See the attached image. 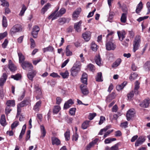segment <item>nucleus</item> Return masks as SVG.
Segmentation results:
<instances>
[{
    "instance_id": "19",
    "label": "nucleus",
    "mask_w": 150,
    "mask_h": 150,
    "mask_svg": "<svg viewBox=\"0 0 150 150\" xmlns=\"http://www.w3.org/2000/svg\"><path fill=\"white\" fill-rule=\"evenodd\" d=\"M57 10L55 11L54 12L51 14L48 17V18L49 19H52V20H53L56 19L57 17L59 16V15H58L57 13Z\"/></svg>"
},
{
    "instance_id": "45",
    "label": "nucleus",
    "mask_w": 150,
    "mask_h": 150,
    "mask_svg": "<svg viewBox=\"0 0 150 150\" xmlns=\"http://www.w3.org/2000/svg\"><path fill=\"white\" fill-rule=\"evenodd\" d=\"M91 48L93 51H97L98 49V46L94 42H92L91 44Z\"/></svg>"
},
{
    "instance_id": "62",
    "label": "nucleus",
    "mask_w": 150,
    "mask_h": 150,
    "mask_svg": "<svg viewBox=\"0 0 150 150\" xmlns=\"http://www.w3.org/2000/svg\"><path fill=\"white\" fill-rule=\"evenodd\" d=\"M7 34V33L6 32H5L3 33L0 34V40L6 37Z\"/></svg>"
},
{
    "instance_id": "47",
    "label": "nucleus",
    "mask_w": 150,
    "mask_h": 150,
    "mask_svg": "<svg viewBox=\"0 0 150 150\" xmlns=\"http://www.w3.org/2000/svg\"><path fill=\"white\" fill-rule=\"evenodd\" d=\"M127 15L125 13H123L121 18V21L122 22L125 23L126 21Z\"/></svg>"
},
{
    "instance_id": "10",
    "label": "nucleus",
    "mask_w": 150,
    "mask_h": 150,
    "mask_svg": "<svg viewBox=\"0 0 150 150\" xmlns=\"http://www.w3.org/2000/svg\"><path fill=\"white\" fill-rule=\"evenodd\" d=\"M145 141L144 137L143 136L140 137L136 141L135 145L136 146H138L139 145L142 144Z\"/></svg>"
},
{
    "instance_id": "29",
    "label": "nucleus",
    "mask_w": 150,
    "mask_h": 150,
    "mask_svg": "<svg viewBox=\"0 0 150 150\" xmlns=\"http://www.w3.org/2000/svg\"><path fill=\"white\" fill-rule=\"evenodd\" d=\"M143 8V5L142 2H140L139 4L137 5L136 10V12L137 13H138L140 12Z\"/></svg>"
},
{
    "instance_id": "33",
    "label": "nucleus",
    "mask_w": 150,
    "mask_h": 150,
    "mask_svg": "<svg viewBox=\"0 0 150 150\" xmlns=\"http://www.w3.org/2000/svg\"><path fill=\"white\" fill-rule=\"evenodd\" d=\"M40 128L42 133V135L40 137L43 138L45 136L46 133V132L44 126L43 125H41Z\"/></svg>"
},
{
    "instance_id": "9",
    "label": "nucleus",
    "mask_w": 150,
    "mask_h": 150,
    "mask_svg": "<svg viewBox=\"0 0 150 150\" xmlns=\"http://www.w3.org/2000/svg\"><path fill=\"white\" fill-rule=\"evenodd\" d=\"M116 96V95L114 92H112L109 95L106 97V101L107 103L110 102L111 100L114 99Z\"/></svg>"
},
{
    "instance_id": "28",
    "label": "nucleus",
    "mask_w": 150,
    "mask_h": 150,
    "mask_svg": "<svg viewBox=\"0 0 150 150\" xmlns=\"http://www.w3.org/2000/svg\"><path fill=\"white\" fill-rule=\"evenodd\" d=\"M0 123L3 126H4L6 125L5 117L4 115H2L1 116Z\"/></svg>"
},
{
    "instance_id": "57",
    "label": "nucleus",
    "mask_w": 150,
    "mask_h": 150,
    "mask_svg": "<svg viewBox=\"0 0 150 150\" xmlns=\"http://www.w3.org/2000/svg\"><path fill=\"white\" fill-rule=\"evenodd\" d=\"M5 93V92L4 91L3 89L2 88H1L0 89V96L1 98L3 99Z\"/></svg>"
},
{
    "instance_id": "26",
    "label": "nucleus",
    "mask_w": 150,
    "mask_h": 150,
    "mask_svg": "<svg viewBox=\"0 0 150 150\" xmlns=\"http://www.w3.org/2000/svg\"><path fill=\"white\" fill-rule=\"evenodd\" d=\"M52 143L53 145L56 144L59 145L60 144V141L57 138L55 137H53L52 138Z\"/></svg>"
},
{
    "instance_id": "2",
    "label": "nucleus",
    "mask_w": 150,
    "mask_h": 150,
    "mask_svg": "<svg viewBox=\"0 0 150 150\" xmlns=\"http://www.w3.org/2000/svg\"><path fill=\"white\" fill-rule=\"evenodd\" d=\"M22 30L21 26L20 24H16L13 26L11 29L10 33L13 35L17 33L20 32Z\"/></svg>"
},
{
    "instance_id": "46",
    "label": "nucleus",
    "mask_w": 150,
    "mask_h": 150,
    "mask_svg": "<svg viewBox=\"0 0 150 150\" xmlns=\"http://www.w3.org/2000/svg\"><path fill=\"white\" fill-rule=\"evenodd\" d=\"M66 11V10L65 8H62L58 12H57V13L58 15H59V16L64 14L65 13Z\"/></svg>"
},
{
    "instance_id": "58",
    "label": "nucleus",
    "mask_w": 150,
    "mask_h": 150,
    "mask_svg": "<svg viewBox=\"0 0 150 150\" xmlns=\"http://www.w3.org/2000/svg\"><path fill=\"white\" fill-rule=\"evenodd\" d=\"M134 96V93L133 91H132L128 93L127 95L128 98L129 100H131Z\"/></svg>"
},
{
    "instance_id": "61",
    "label": "nucleus",
    "mask_w": 150,
    "mask_h": 150,
    "mask_svg": "<svg viewBox=\"0 0 150 150\" xmlns=\"http://www.w3.org/2000/svg\"><path fill=\"white\" fill-rule=\"evenodd\" d=\"M96 115V113H92L90 114L88 116V118L90 120H91L93 119Z\"/></svg>"
},
{
    "instance_id": "11",
    "label": "nucleus",
    "mask_w": 150,
    "mask_h": 150,
    "mask_svg": "<svg viewBox=\"0 0 150 150\" xmlns=\"http://www.w3.org/2000/svg\"><path fill=\"white\" fill-rule=\"evenodd\" d=\"M70 20L69 18L62 17L59 18L57 20L58 22L60 25H63L66 23H68Z\"/></svg>"
},
{
    "instance_id": "60",
    "label": "nucleus",
    "mask_w": 150,
    "mask_h": 150,
    "mask_svg": "<svg viewBox=\"0 0 150 150\" xmlns=\"http://www.w3.org/2000/svg\"><path fill=\"white\" fill-rule=\"evenodd\" d=\"M30 130H28L26 133V136L25 137V140L26 141H28L30 137Z\"/></svg>"
},
{
    "instance_id": "22",
    "label": "nucleus",
    "mask_w": 150,
    "mask_h": 150,
    "mask_svg": "<svg viewBox=\"0 0 150 150\" xmlns=\"http://www.w3.org/2000/svg\"><path fill=\"white\" fill-rule=\"evenodd\" d=\"M34 87L36 92L38 94V96L36 97V98L37 99H38L40 98L39 96L41 95L42 92L40 88H39L38 85H35Z\"/></svg>"
},
{
    "instance_id": "54",
    "label": "nucleus",
    "mask_w": 150,
    "mask_h": 150,
    "mask_svg": "<svg viewBox=\"0 0 150 150\" xmlns=\"http://www.w3.org/2000/svg\"><path fill=\"white\" fill-rule=\"evenodd\" d=\"M119 144V143H117L114 146H112L110 148V150H118L119 149L118 148V146Z\"/></svg>"
},
{
    "instance_id": "1",
    "label": "nucleus",
    "mask_w": 150,
    "mask_h": 150,
    "mask_svg": "<svg viewBox=\"0 0 150 150\" xmlns=\"http://www.w3.org/2000/svg\"><path fill=\"white\" fill-rule=\"evenodd\" d=\"M81 70L80 66L76 64H74L70 70L71 75L73 77L76 76Z\"/></svg>"
},
{
    "instance_id": "55",
    "label": "nucleus",
    "mask_w": 150,
    "mask_h": 150,
    "mask_svg": "<svg viewBox=\"0 0 150 150\" xmlns=\"http://www.w3.org/2000/svg\"><path fill=\"white\" fill-rule=\"evenodd\" d=\"M114 15V13L112 12H110L108 17V21L109 22H112L111 20Z\"/></svg>"
},
{
    "instance_id": "32",
    "label": "nucleus",
    "mask_w": 150,
    "mask_h": 150,
    "mask_svg": "<svg viewBox=\"0 0 150 150\" xmlns=\"http://www.w3.org/2000/svg\"><path fill=\"white\" fill-rule=\"evenodd\" d=\"M96 79V81L98 82H101L103 81V79L102 78V74L101 72L98 73Z\"/></svg>"
},
{
    "instance_id": "17",
    "label": "nucleus",
    "mask_w": 150,
    "mask_h": 150,
    "mask_svg": "<svg viewBox=\"0 0 150 150\" xmlns=\"http://www.w3.org/2000/svg\"><path fill=\"white\" fill-rule=\"evenodd\" d=\"M135 86L134 88V93L136 95H137L139 93L138 89H139L140 86V83L138 81H136L135 83Z\"/></svg>"
},
{
    "instance_id": "64",
    "label": "nucleus",
    "mask_w": 150,
    "mask_h": 150,
    "mask_svg": "<svg viewBox=\"0 0 150 150\" xmlns=\"http://www.w3.org/2000/svg\"><path fill=\"white\" fill-rule=\"evenodd\" d=\"M129 40L128 38H126L125 40H124L122 43V44L125 46H127L128 45V42H129Z\"/></svg>"
},
{
    "instance_id": "13",
    "label": "nucleus",
    "mask_w": 150,
    "mask_h": 150,
    "mask_svg": "<svg viewBox=\"0 0 150 150\" xmlns=\"http://www.w3.org/2000/svg\"><path fill=\"white\" fill-rule=\"evenodd\" d=\"M117 33L119 40L121 41H122L125 37L126 35L125 32L124 30H122L121 31H118L117 32Z\"/></svg>"
},
{
    "instance_id": "49",
    "label": "nucleus",
    "mask_w": 150,
    "mask_h": 150,
    "mask_svg": "<svg viewBox=\"0 0 150 150\" xmlns=\"http://www.w3.org/2000/svg\"><path fill=\"white\" fill-rule=\"evenodd\" d=\"M68 46H67L66 49V54L67 56H71L72 54V52L68 49Z\"/></svg>"
},
{
    "instance_id": "39",
    "label": "nucleus",
    "mask_w": 150,
    "mask_h": 150,
    "mask_svg": "<svg viewBox=\"0 0 150 150\" xmlns=\"http://www.w3.org/2000/svg\"><path fill=\"white\" fill-rule=\"evenodd\" d=\"M64 135L65 138V140L66 141H68L70 139V132L69 129H67V131L64 133Z\"/></svg>"
},
{
    "instance_id": "21",
    "label": "nucleus",
    "mask_w": 150,
    "mask_h": 150,
    "mask_svg": "<svg viewBox=\"0 0 150 150\" xmlns=\"http://www.w3.org/2000/svg\"><path fill=\"white\" fill-rule=\"evenodd\" d=\"M81 80L83 83L86 84H87V75L86 73H83L81 78Z\"/></svg>"
},
{
    "instance_id": "48",
    "label": "nucleus",
    "mask_w": 150,
    "mask_h": 150,
    "mask_svg": "<svg viewBox=\"0 0 150 150\" xmlns=\"http://www.w3.org/2000/svg\"><path fill=\"white\" fill-rule=\"evenodd\" d=\"M11 77L12 78H13L15 80H18L21 78V74H17L15 75H11Z\"/></svg>"
},
{
    "instance_id": "51",
    "label": "nucleus",
    "mask_w": 150,
    "mask_h": 150,
    "mask_svg": "<svg viewBox=\"0 0 150 150\" xmlns=\"http://www.w3.org/2000/svg\"><path fill=\"white\" fill-rule=\"evenodd\" d=\"M128 122L127 121H125L124 122L121 123L120 126L122 128H125L128 127Z\"/></svg>"
},
{
    "instance_id": "40",
    "label": "nucleus",
    "mask_w": 150,
    "mask_h": 150,
    "mask_svg": "<svg viewBox=\"0 0 150 150\" xmlns=\"http://www.w3.org/2000/svg\"><path fill=\"white\" fill-rule=\"evenodd\" d=\"M60 74L64 79L68 78L69 76V73L67 71H65L64 72H61Z\"/></svg>"
},
{
    "instance_id": "63",
    "label": "nucleus",
    "mask_w": 150,
    "mask_h": 150,
    "mask_svg": "<svg viewBox=\"0 0 150 150\" xmlns=\"http://www.w3.org/2000/svg\"><path fill=\"white\" fill-rule=\"evenodd\" d=\"M50 76L54 78L57 77L59 78L60 77V76L57 73L54 72H53L51 74Z\"/></svg>"
},
{
    "instance_id": "8",
    "label": "nucleus",
    "mask_w": 150,
    "mask_h": 150,
    "mask_svg": "<svg viewBox=\"0 0 150 150\" xmlns=\"http://www.w3.org/2000/svg\"><path fill=\"white\" fill-rule=\"evenodd\" d=\"M74 103V101L72 99H69L65 103L64 106V109H67L69 108Z\"/></svg>"
},
{
    "instance_id": "7",
    "label": "nucleus",
    "mask_w": 150,
    "mask_h": 150,
    "mask_svg": "<svg viewBox=\"0 0 150 150\" xmlns=\"http://www.w3.org/2000/svg\"><path fill=\"white\" fill-rule=\"evenodd\" d=\"M40 30L38 26H35L33 28L32 33V35L34 38H36L38 32Z\"/></svg>"
},
{
    "instance_id": "24",
    "label": "nucleus",
    "mask_w": 150,
    "mask_h": 150,
    "mask_svg": "<svg viewBox=\"0 0 150 150\" xmlns=\"http://www.w3.org/2000/svg\"><path fill=\"white\" fill-rule=\"evenodd\" d=\"M37 72L35 71H33L31 72L28 73L27 74V76L28 78L30 80L32 81L34 76L37 73Z\"/></svg>"
},
{
    "instance_id": "27",
    "label": "nucleus",
    "mask_w": 150,
    "mask_h": 150,
    "mask_svg": "<svg viewBox=\"0 0 150 150\" xmlns=\"http://www.w3.org/2000/svg\"><path fill=\"white\" fill-rule=\"evenodd\" d=\"M81 11V9L79 8L77 10L74 12L72 14V18L73 19H75L78 17Z\"/></svg>"
},
{
    "instance_id": "3",
    "label": "nucleus",
    "mask_w": 150,
    "mask_h": 150,
    "mask_svg": "<svg viewBox=\"0 0 150 150\" xmlns=\"http://www.w3.org/2000/svg\"><path fill=\"white\" fill-rule=\"evenodd\" d=\"M141 42V37L139 36H137L135 38L133 43V51L134 52L137 50Z\"/></svg>"
},
{
    "instance_id": "41",
    "label": "nucleus",
    "mask_w": 150,
    "mask_h": 150,
    "mask_svg": "<svg viewBox=\"0 0 150 150\" xmlns=\"http://www.w3.org/2000/svg\"><path fill=\"white\" fill-rule=\"evenodd\" d=\"M0 4L3 6L8 7L9 6V4L5 0H1L0 1Z\"/></svg>"
},
{
    "instance_id": "14",
    "label": "nucleus",
    "mask_w": 150,
    "mask_h": 150,
    "mask_svg": "<svg viewBox=\"0 0 150 150\" xmlns=\"http://www.w3.org/2000/svg\"><path fill=\"white\" fill-rule=\"evenodd\" d=\"M7 78V75L6 73H4L0 78V86H2L5 82Z\"/></svg>"
},
{
    "instance_id": "18",
    "label": "nucleus",
    "mask_w": 150,
    "mask_h": 150,
    "mask_svg": "<svg viewBox=\"0 0 150 150\" xmlns=\"http://www.w3.org/2000/svg\"><path fill=\"white\" fill-rule=\"evenodd\" d=\"M82 23V21H80L79 22L75 23L74 25V28L77 32H80L81 30V26Z\"/></svg>"
},
{
    "instance_id": "53",
    "label": "nucleus",
    "mask_w": 150,
    "mask_h": 150,
    "mask_svg": "<svg viewBox=\"0 0 150 150\" xmlns=\"http://www.w3.org/2000/svg\"><path fill=\"white\" fill-rule=\"evenodd\" d=\"M19 124V122L18 121L14 122L11 125V128L12 129L17 127Z\"/></svg>"
},
{
    "instance_id": "44",
    "label": "nucleus",
    "mask_w": 150,
    "mask_h": 150,
    "mask_svg": "<svg viewBox=\"0 0 150 150\" xmlns=\"http://www.w3.org/2000/svg\"><path fill=\"white\" fill-rule=\"evenodd\" d=\"M134 114L133 113H127L126 117L128 121H129L134 117Z\"/></svg>"
},
{
    "instance_id": "34",
    "label": "nucleus",
    "mask_w": 150,
    "mask_h": 150,
    "mask_svg": "<svg viewBox=\"0 0 150 150\" xmlns=\"http://www.w3.org/2000/svg\"><path fill=\"white\" fill-rule=\"evenodd\" d=\"M27 9V7L24 5L23 4L21 9L19 13V15L21 16H23Z\"/></svg>"
},
{
    "instance_id": "50",
    "label": "nucleus",
    "mask_w": 150,
    "mask_h": 150,
    "mask_svg": "<svg viewBox=\"0 0 150 150\" xmlns=\"http://www.w3.org/2000/svg\"><path fill=\"white\" fill-rule=\"evenodd\" d=\"M61 109V108L59 105H57L54 107L53 109V112H58Z\"/></svg>"
},
{
    "instance_id": "12",
    "label": "nucleus",
    "mask_w": 150,
    "mask_h": 150,
    "mask_svg": "<svg viewBox=\"0 0 150 150\" xmlns=\"http://www.w3.org/2000/svg\"><path fill=\"white\" fill-rule=\"evenodd\" d=\"M150 103V99L149 98L145 99L144 101L140 104V106L143 108H147L148 107L149 104Z\"/></svg>"
},
{
    "instance_id": "5",
    "label": "nucleus",
    "mask_w": 150,
    "mask_h": 150,
    "mask_svg": "<svg viewBox=\"0 0 150 150\" xmlns=\"http://www.w3.org/2000/svg\"><path fill=\"white\" fill-rule=\"evenodd\" d=\"M116 47L115 43L112 41H109L107 42L106 44V47L108 50H114Z\"/></svg>"
},
{
    "instance_id": "42",
    "label": "nucleus",
    "mask_w": 150,
    "mask_h": 150,
    "mask_svg": "<svg viewBox=\"0 0 150 150\" xmlns=\"http://www.w3.org/2000/svg\"><path fill=\"white\" fill-rule=\"evenodd\" d=\"M137 74L135 73H132L130 76L129 79L131 81H132L136 79L137 76Z\"/></svg>"
},
{
    "instance_id": "20",
    "label": "nucleus",
    "mask_w": 150,
    "mask_h": 150,
    "mask_svg": "<svg viewBox=\"0 0 150 150\" xmlns=\"http://www.w3.org/2000/svg\"><path fill=\"white\" fill-rule=\"evenodd\" d=\"M18 54L19 58V62L21 64L23 62H25V58L22 54L19 51H18Z\"/></svg>"
},
{
    "instance_id": "52",
    "label": "nucleus",
    "mask_w": 150,
    "mask_h": 150,
    "mask_svg": "<svg viewBox=\"0 0 150 150\" xmlns=\"http://www.w3.org/2000/svg\"><path fill=\"white\" fill-rule=\"evenodd\" d=\"M88 68L90 71H94L95 70V67L94 66L91 64H90L88 65Z\"/></svg>"
},
{
    "instance_id": "4",
    "label": "nucleus",
    "mask_w": 150,
    "mask_h": 150,
    "mask_svg": "<svg viewBox=\"0 0 150 150\" xmlns=\"http://www.w3.org/2000/svg\"><path fill=\"white\" fill-rule=\"evenodd\" d=\"M21 65L23 69L24 70L29 71L32 70L33 68L32 64L27 61L23 62L21 64Z\"/></svg>"
},
{
    "instance_id": "25",
    "label": "nucleus",
    "mask_w": 150,
    "mask_h": 150,
    "mask_svg": "<svg viewBox=\"0 0 150 150\" xmlns=\"http://www.w3.org/2000/svg\"><path fill=\"white\" fill-rule=\"evenodd\" d=\"M51 7V4L48 3L45 5L42 9L41 13L42 14H44L45 12Z\"/></svg>"
},
{
    "instance_id": "59",
    "label": "nucleus",
    "mask_w": 150,
    "mask_h": 150,
    "mask_svg": "<svg viewBox=\"0 0 150 150\" xmlns=\"http://www.w3.org/2000/svg\"><path fill=\"white\" fill-rule=\"evenodd\" d=\"M30 40L31 42V48H34L35 46V41L32 38H30Z\"/></svg>"
},
{
    "instance_id": "36",
    "label": "nucleus",
    "mask_w": 150,
    "mask_h": 150,
    "mask_svg": "<svg viewBox=\"0 0 150 150\" xmlns=\"http://www.w3.org/2000/svg\"><path fill=\"white\" fill-rule=\"evenodd\" d=\"M126 83V82H123L120 85H119L116 86V88L117 91H120L124 88Z\"/></svg>"
},
{
    "instance_id": "15",
    "label": "nucleus",
    "mask_w": 150,
    "mask_h": 150,
    "mask_svg": "<svg viewBox=\"0 0 150 150\" xmlns=\"http://www.w3.org/2000/svg\"><path fill=\"white\" fill-rule=\"evenodd\" d=\"M81 89L83 94L85 95H87L89 93L86 86L83 84H82L80 86Z\"/></svg>"
},
{
    "instance_id": "31",
    "label": "nucleus",
    "mask_w": 150,
    "mask_h": 150,
    "mask_svg": "<svg viewBox=\"0 0 150 150\" xmlns=\"http://www.w3.org/2000/svg\"><path fill=\"white\" fill-rule=\"evenodd\" d=\"M41 103V101H39L36 103L33 107V109L35 111H38Z\"/></svg>"
},
{
    "instance_id": "35",
    "label": "nucleus",
    "mask_w": 150,
    "mask_h": 150,
    "mask_svg": "<svg viewBox=\"0 0 150 150\" xmlns=\"http://www.w3.org/2000/svg\"><path fill=\"white\" fill-rule=\"evenodd\" d=\"M7 106H14L15 105V101L14 100H7L6 103Z\"/></svg>"
},
{
    "instance_id": "37",
    "label": "nucleus",
    "mask_w": 150,
    "mask_h": 150,
    "mask_svg": "<svg viewBox=\"0 0 150 150\" xmlns=\"http://www.w3.org/2000/svg\"><path fill=\"white\" fill-rule=\"evenodd\" d=\"M90 122V121H85L82 124L81 127L83 129H86L89 126V123Z\"/></svg>"
},
{
    "instance_id": "30",
    "label": "nucleus",
    "mask_w": 150,
    "mask_h": 150,
    "mask_svg": "<svg viewBox=\"0 0 150 150\" xmlns=\"http://www.w3.org/2000/svg\"><path fill=\"white\" fill-rule=\"evenodd\" d=\"M54 49V48L52 46H49L47 47L43 48L42 50L44 53L47 52H52Z\"/></svg>"
},
{
    "instance_id": "23",
    "label": "nucleus",
    "mask_w": 150,
    "mask_h": 150,
    "mask_svg": "<svg viewBox=\"0 0 150 150\" xmlns=\"http://www.w3.org/2000/svg\"><path fill=\"white\" fill-rule=\"evenodd\" d=\"M95 60L96 63L99 66L102 65V64L100 57L99 55H98L96 56L95 58Z\"/></svg>"
},
{
    "instance_id": "38",
    "label": "nucleus",
    "mask_w": 150,
    "mask_h": 150,
    "mask_svg": "<svg viewBox=\"0 0 150 150\" xmlns=\"http://www.w3.org/2000/svg\"><path fill=\"white\" fill-rule=\"evenodd\" d=\"M121 62V60L120 59H117L116 61L114 62L112 65V67H116L118 66L120 64Z\"/></svg>"
},
{
    "instance_id": "16",
    "label": "nucleus",
    "mask_w": 150,
    "mask_h": 150,
    "mask_svg": "<svg viewBox=\"0 0 150 150\" xmlns=\"http://www.w3.org/2000/svg\"><path fill=\"white\" fill-rule=\"evenodd\" d=\"M91 32H86L83 34V37L84 40L86 41H88L91 38Z\"/></svg>"
},
{
    "instance_id": "6",
    "label": "nucleus",
    "mask_w": 150,
    "mask_h": 150,
    "mask_svg": "<svg viewBox=\"0 0 150 150\" xmlns=\"http://www.w3.org/2000/svg\"><path fill=\"white\" fill-rule=\"evenodd\" d=\"M29 101L28 100H24L17 105V112H20L21 111V108L23 107L28 104Z\"/></svg>"
},
{
    "instance_id": "56",
    "label": "nucleus",
    "mask_w": 150,
    "mask_h": 150,
    "mask_svg": "<svg viewBox=\"0 0 150 150\" xmlns=\"http://www.w3.org/2000/svg\"><path fill=\"white\" fill-rule=\"evenodd\" d=\"M9 68L11 71H15L16 69V67L13 64H10L9 65Z\"/></svg>"
},
{
    "instance_id": "43",
    "label": "nucleus",
    "mask_w": 150,
    "mask_h": 150,
    "mask_svg": "<svg viewBox=\"0 0 150 150\" xmlns=\"http://www.w3.org/2000/svg\"><path fill=\"white\" fill-rule=\"evenodd\" d=\"M2 25L3 27L6 28L7 25V22L6 18L5 16H3L2 21Z\"/></svg>"
}]
</instances>
